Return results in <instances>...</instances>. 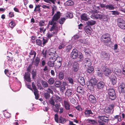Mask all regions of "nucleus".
Returning <instances> with one entry per match:
<instances>
[{
	"label": "nucleus",
	"instance_id": "1",
	"mask_svg": "<svg viewBox=\"0 0 125 125\" xmlns=\"http://www.w3.org/2000/svg\"><path fill=\"white\" fill-rule=\"evenodd\" d=\"M58 31V26L52 25L49 32L46 34L48 39H50L52 37L55 36L57 34Z\"/></svg>",
	"mask_w": 125,
	"mask_h": 125
},
{
	"label": "nucleus",
	"instance_id": "2",
	"mask_svg": "<svg viewBox=\"0 0 125 125\" xmlns=\"http://www.w3.org/2000/svg\"><path fill=\"white\" fill-rule=\"evenodd\" d=\"M61 13L59 11L57 12L53 15L52 20L49 22V24L51 25L57 26L56 25L57 21L60 18Z\"/></svg>",
	"mask_w": 125,
	"mask_h": 125
},
{
	"label": "nucleus",
	"instance_id": "3",
	"mask_svg": "<svg viewBox=\"0 0 125 125\" xmlns=\"http://www.w3.org/2000/svg\"><path fill=\"white\" fill-rule=\"evenodd\" d=\"M111 35L109 33H104L103 34L101 37V40L104 43H108L110 42L111 39Z\"/></svg>",
	"mask_w": 125,
	"mask_h": 125
},
{
	"label": "nucleus",
	"instance_id": "4",
	"mask_svg": "<svg viewBox=\"0 0 125 125\" xmlns=\"http://www.w3.org/2000/svg\"><path fill=\"white\" fill-rule=\"evenodd\" d=\"M56 50L51 49L48 52L49 55L50 56V60H54V61H56V59L58 57V56L56 53Z\"/></svg>",
	"mask_w": 125,
	"mask_h": 125
},
{
	"label": "nucleus",
	"instance_id": "5",
	"mask_svg": "<svg viewBox=\"0 0 125 125\" xmlns=\"http://www.w3.org/2000/svg\"><path fill=\"white\" fill-rule=\"evenodd\" d=\"M108 95L110 99L112 100H114L116 98V93L114 89L109 88L108 90Z\"/></svg>",
	"mask_w": 125,
	"mask_h": 125
},
{
	"label": "nucleus",
	"instance_id": "6",
	"mask_svg": "<svg viewBox=\"0 0 125 125\" xmlns=\"http://www.w3.org/2000/svg\"><path fill=\"white\" fill-rule=\"evenodd\" d=\"M97 10H93L92 11L93 14L91 16V17L92 18L100 20L103 18L104 17V14L102 15L98 13H97Z\"/></svg>",
	"mask_w": 125,
	"mask_h": 125
},
{
	"label": "nucleus",
	"instance_id": "7",
	"mask_svg": "<svg viewBox=\"0 0 125 125\" xmlns=\"http://www.w3.org/2000/svg\"><path fill=\"white\" fill-rule=\"evenodd\" d=\"M117 22L119 27L122 29H125V21L124 20L121 18H118Z\"/></svg>",
	"mask_w": 125,
	"mask_h": 125
},
{
	"label": "nucleus",
	"instance_id": "8",
	"mask_svg": "<svg viewBox=\"0 0 125 125\" xmlns=\"http://www.w3.org/2000/svg\"><path fill=\"white\" fill-rule=\"evenodd\" d=\"M110 55L107 52L102 51L101 52V57L103 60H107L109 59Z\"/></svg>",
	"mask_w": 125,
	"mask_h": 125
},
{
	"label": "nucleus",
	"instance_id": "9",
	"mask_svg": "<svg viewBox=\"0 0 125 125\" xmlns=\"http://www.w3.org/2000/svg\"><path fill=\"white\" fill-rule=\"evenodd\" d=\"M32 86L34 90V93L35 96V98L36 99H38L39 97L38 92L36 89V86L34 82H33L32 83Z\"/></svg>",
	"mask_w": 125,
	"mask_h": 125
},
{
	"label": "nucleus",
	"instance_id": "10",
	"mask_svg": "<svg viewBox=\"0 0 125 125\" xmlns=\"http://www.w3.org/2000/svg\"><path fill=\"white\" fill-rule=\"evenodd\" d=\"M114 107V104H112L109 105L108 107H106L105 109L104 110L105 112L107 113L110 114L111 113L112 111V112L113 111Z\"/></svg>",
	"mask_w": 125,
	"mask_h": 125
},
{
	"label": "nucleus",
	"instance_id": "11",
	"mask_svg": "<svg viewBox=\"0 0 125 125\" xmlns=\"http://www.w3.org/2000/svg\"><path fill=\"white\" fill-rule=\"evenodd\" d=\"M24 79L27 82H31V79L30 77V74L28 72H26L25 73L24 76Z\"/></svg>",
	"mask_w": 125,
	"mask_h": 125
},
{
	"label": "nucleus",
	"instance_id": "12",
	"mask_svg": "<svg viewBox=\"0 0 125 125\" xmlns=\"http://www.w3.org/2000/svg\"><path fill=\"white\" fill-rule=\"evenodd\" d=\"M97 87L99 89H103L104 87L105 84L103 82H98L96 85Z\"/></svg>",
	"mask_w": 125,
	"mask_h": 125
},
{
	"label": "nucleus",
	"instance_id": "13",
	"mask_svg": "<svg viewBox=\"0 0 125 125\" xmlns=\"http://www.w3.org/2000/svg\"><path fill=\"white\" fill-rule=\"evenodd\" d=\"M99 118L100 120L105 122H108L109 120V116H99Z\"/></svg>",
	"mask_w": 125,
	"mask_h": 125
},
{
	"label": "nucleus",
	"instance_id": "14",
	"mask_svg": "<svg viewBox=\"0 0 125 125\" xmlns=\"http://www.w3.org/2000/svg\"><path fill=\"white\" fill-rule=\"evenodd\" d=\"M78 51L76 49H73L71 54V56L73 59L76 58L78 55Z\"/></svg>",
	"mask_w": 125,
	"mask_h": 125
},
{
	"label": "nucleus",
	"instance_id": "15",
	"mask_svg": "<svg viewBox=\"0 0 125 125\" xmlns=\"http://www.w3.org/2000/svg\"><path fill=\"white\" fill-rule=\"evenodd\" d=\"M112 71L114 73L117 75H120L122 73L120 69L117 68H112Z\"/></svg>",
	"mask_w": 125,
	"mask_h": 125
},
{
	"label": "nucleus",
	"instance_id": "16",
	"mask_svg": "<svg viewBox=\"0 0 125 125\" xmlns=\"http://www.w3.org/2000/svg\"><path fill=\"white\" fill-rule=\"evenodd\" d=\"M86 85L87 86L88 88L90 89L91 91H93L94 90V85L91 82H87L86 83Z\"/></svg>",
	"mask_w": 125,
	"mask_h": 125
},
{
	"label": "nucleus",
	"instance_id": "17",
	"mask_svg": "<svg viewBox=\"0 0 125 125\" xmlns=\"http://www.w3.org/2000/svg\"><path fill=\"white\" fill-rule=\"evenodd\" d=\"M84 62L85 64V65L88 66H90L91 65L90 60L89 58H85L83 61Z\"/></svg>",
	"mask_w": 125,
	"mask_h": 125
},
{
	"label": "nucleus",
	"instance_id": "18",
	"mask_svg": "<svg viewBox=\"0 0 125 125\" xmlns=\"http://www.w3.org/2000/svg\"><path fill=\"white\" fill-rule=\"evenodd\" d=\"M104 74L106 76H109L111 73V71L110 69L106 68L103 71Z\"/></svg>",
	"mask_w": 125,
	"mask_h": 125
},
{
	"label": "nucleus",
	"instance_id": "19",
	"mask_svg": "<svg viewBox=\"0 0 125 125\" xmlns=\"http://www.w3.org/2000/svg\"><path fill=\"white\" fill-rule=\"evenodd\" d=\"M92 30L91 28L89 26H87L84 28V31L87 34H90Z\"/></svg>",
	"mask_w": 125,
	"mask_h": 125
},
{
	"label": "nucleus",
	"instance_id": "20",
	"mask_svg": "<svg viewBox=\"0 0 125 125\" xmlns=\"http://www.w3.org/2000/svg\"><path fill=\"white\" fill-rule=\"evenodd\" d=\"M77 91L80 94H83L85 92L83 87L81 86H79L77 87Z\"/></svg>",
	"mask_w": 125,
	"mask_h": 125
},
{
	"label": "nucleus",
	"instance_id": "21",
	"mask_svg": "<svg viewBox=\"0 0 125 125\" xmlns=\"http://www.w3.org/2000/svg\"><path fill=\"white\" fill-rule=\"evenodd\" d=\"M29 54V57L31 59L33 60L35 58L36 54L35 52L33 50H31Z\"/></svg>",
	"mask_w": 125,
	"mask_h": 125
},
{
	"label": "nucleus",
	"instance_id": "22",
	"mask_svg": "<svg viewBox=\"0 0 125 125\" xmlns=\"http://www.w3.org/2000/svg\"><path fill=\"white\" fill-rule=\"evenodd\" d=\"M89 100L92 103H95L96 102L95 97L93 95H90L88 98Z\"/></svg>",
	"mask_w": 125,
	"mask_h": 125
},
{
	"label": "nucleus",
	"instance_id": "23",
	"mask_svg": "<svg viewBox=\"0 0 125 125\" xmlns=\"http://www.w3.org/2000/svg\"><path fill=\"white\" fill-rule=\"evenodd\" d=\"M115 8L114 6L112 4H108L106 5V9L109 10H112Z\"/></svg>",
	"mask_w": 125,
	"mask_h": 125
},
{
	"label": "nucleus",
	"instance_id": "24",
	"mask_svg": "<svg viewBox=\"0 0 125 125\" xmlns=\"http://www.w3.org/2000/svg\"><path fill=\"white\" fill-rule=\"evenodd\" d=\"M78 82L82 86H84L85 84L84 79L83 77H79L78 79Z\"/></svg>",
	"mask_w": 125,
	"mask_h": 125
},
{
	"label": "nucleus",
	"instance_id": "25",
	"mask_svg": "<svg viewBox=\"0 0 125 125\" xmlns=\"http://www.w3.org/2000/svg\"><path fill=\"white\" fill-rule=\"evenodd\" d=\"M45 2L48 3H52L53 4H55V2L57 3L59 5L60 3V1H58L57 2L56 0H43Z\"/></svg>",
	"mask_w": 125,
	"mask_h": 125
},
{
	"label": "nucleus",
	"instance_id": "26",
	"mask_svg": "<svg viewBox=\"0 0 125 125\" xmlns=\"http://www.w3.org/2000/svg\"><path fill=\"white\" fill-rule=\"evenodd\" d=\"M64 107L66 110H69L70 109V105L69 103L67 101H64Z\"/></svg>",
	"mask_w": 125,
	"mask_h": 125
},
{
	"label": "nucleus",
	"instance_id": "27",
	"mask_svg": "<svg viewBox=\"0 0 125 125\" xmlns=\"http://www.w3.org/2000/svg\"><path fill=\"white\" fill-rule=\"evenodd\" d=\"M110 80L113 84H115L116 83L117 78L115 76L113 75L112 76Z\"/></svg>",
	"mask_w": 125,
	"mask_h": 125
},
{
	"label": "nucleus",
	"instance_id": "28",
	"mask_svg": "<svg viewBox=\"0 0 125 125\" xmlns=\"http://www.w3.org/2000/svg\"><path fill=\"white\" fill-rule=\"evenodd\" d=\"M58 59H59L60 60L57 61L56 63V66L58 67V68H59L61 65L62 62V59L61 57H58Z\"/></svg>",
	"mask_w": 125,
	"mask_h": 125
},
{
	"label": "nucleus",
	"instance_id": "29",
	"mask_svg": "<svg viewBox=\"0 0 125 125\" xmlns=\"http://www.w3.org/2000/svg\"><path fill=\"white\" fill-rule=\"evenodd\" d=\"M73 91L71 89L67 90L65 93L66 95L67 96H71L73 94Z\"/></svg>",
	"mask_w": 125,
	"mask_h": 125
},
{
	"label": "nucleus",
	"instance_id": "30",
	"mask_svg": "<svg viewBox=\"0 0 125 125\" xmlns=\"http://www.w3.org/2000/svg\"><path fill=\"white\" fill-rule=\"evenodd\" d=\"M55 61H54V60H50V61L48 62H47L48 65L50 67H53L54 66V62Z\"/></svg>",
	"mask_w": 125,
	"mask_h": 125
},
{
	"label": "nucleus",
	"instance_id": "31",
	"mask_svg": "<svg viewBox=\"0 0 125 125\" xmlns=\"http://www.w3.org/2000/svg\"><path fill=\"white\" fill-rule=\"evenodd\" d=\"M40 58L37 57H36L35 61H34V64L36 66H37L38 65L40 61Z\"/></svg>",
	"mask_w": 125,
	"mask_h": 125
},
{
	"label": "nucleus",
	"instance_id": "32",
	"mask_svg": "<svg viewBox=\"0 0 125 125\" xmlns=\"http://www.w3.org/2000/svg\"><path fill=\"white\" fill-rule=\"evenodd\" d=\"M120 113L118 115H116L114 116V119H117V122H120L121 121V115H120Z\"/></svg>",
	"mask_w": 125,
	"mask_h": 125
},
{
	"label": "nucleus",
	"instance_id": "33",
	"mask_svg": "<svg viewBox=\"0 0 125 125\" xmlns=\"http://www.w3.org/2000/svg\"><path fill=\"white\" fill-rule=\"evenodd\" d=\"M81 19L85 21H87L88 20V18L87 17V14L85 13L83 14L81 16Z\"/></svg>",
	"mask_w": 125,
	"mask_h": 125
},
{
	"label": "nucleus",
	"instance_id": "34",
	"mask_svg": "<svg viewBox=\"0 0 125 125\" xmlns=\"http://www.w3.org/2000/svg\"><path fill=\"white\" fill-rule=\"evenodd\" d=\"M65 4L67 6H72L73 5L74 3L73 1L71 0H69L65 2Z\"/></svg>",
	"mask_w": 125,
	"mask_h": 125
},
{
	"label": "nucleus",
	"instance_id": "35",
	"mask_svg": "<svg viewBox=\"0 0 125 125\" xmlns=\"http://www.w3.org/2000/svg\"><path fill=\"white\" fill-rule=\"evenodd\" d=\"M77 57V59L78 61H81L83 60V56L82 53H80L79 55L78 54Z\"/></svg>",
	"mask_w": 125,
	"mask_h": 125
},
{
	"label": "nucleus",
	"instance_id": "36",
	"mask_svg": "<svg viewBox=\"0 0 125 125\" xmlns=\"http://www.w3.org/2000/svg\"><path fill=\"white\" fill-rule=\"evenodd\" d=\"M97 75L100 77H102L103 75V72L101 69H97Z\"/></svg>",
	"mask_w": 125,
	"mask_h": 125
},
{
	"label": "nucleus",
	"instance_id": "37",
	"mask_svg": "<svg viewBox=\"0 0 125 125\" xmlns=\"http://www.w3.org/2000/svg\"><path fill=\"white\" fill-rule=\"evenodd\" d=\"M64 77V73L62 72H60L58 74V78L60 80H62Z\"/></svg>",
	"mask_w": 125,
	"mask_h": 125
},
{
	"label": "nucleus",
	"instance_id": "38",
	"mask_svg": "<svg viewBox=\"0 0 125 125\" xmlns=\"http://www.w3.org/2000/svg\"><path fill=\"white\" fill-rule=\"evenodd\" d=\"M61 82L59 81H56L55 82L54 85L56 87H59L61 84Z\"/></svg>",
	"mask_w": 125,
	"mask_h": 125
},
{
	"label": "nucleus",
	"instance_id": "39",
	"mask_svg": "<svg viewBox=\"0 0 125 125\" xmlns=\"http://www.w3.org/2000/svg\"><path fill=\"white\" fill-rule=\"evenodd\" d=\"M47 82L50 85L53 84L54 82V78L52 77L50 78L48 80Z\"/></svg>",
	"mask_w": 125,
	"mask_h": 125
},
{
	"label": "nucleus",
	"instance_id": "40",
	"mask_svg": "<svg viewBox=\"0 0 125 125\" xmlns=\"http://www.w3.org/2000/svg\"><path fill=\"white\" fill-rule=\"evenodd\" d=\"M96 22L94 21L91 20L88 21L87 22V24L88 25H94L96 23Z\"/></svg>",
	"mask_w": 125,
	"mask_h": 125
},
{
	"label": "nucleus",
	"instance_id": "41",
	"mask_svg": "<svg viewBox=\"0 0 125 125\" xmlns=\"http://www.w3.org/2000/svg\"><path fill=\"white\" fill-rule=\"evenodd\" d=\"M89 67L88 68L87 70V73H91L94 70V68L93 66H89Z\"/></svg>",
	"mask_w": 125,
	"mask_h": 125
},
{
	"label": "nucleus",
	"instance_id": "42",
	"mask_svg": "<svg viewBox=\"0 0 125 125\" xmlns=\"http://www.w3.org/2000/svg\"><path fill=\"white\" fill-rule=\"evenodd\" d=\"M68 80L69 82V83L73 85L74 84V81L73 79L71 77H69L68 78Z\"/></svg>",
	"mask_w": 125,
	"mask_h": 125
},
{
	"label": "nucleus",
	"instance_id": "43",
	"mask_svg": "<svg viewBox=\"0 0 125 125\" xmlns=\"http://www.w3.org/2000/svg\"><path fill=\"white\" fill-rule=\"evenodd\" d=\"M85 115H93V113L90 110H86L84 112Z\"/></svg>",
	"mask_w": 125,
	"mask_h": 125
},
{
	"label": "nucleus",
	"instance_id": "44",
	"mask_svg": "<svg viewBox=\"0 0 125 125\" xmlns=\"http://www.w3.org/2000/svg\"><path fill=\"white\" fill-rule=\"evenodd\" d=\"M66 121L65 119L63 118L62 117H60L59 118V122L60 123L63 124Z\"/></svg>",
	"mask_w": 125,
	"mask_h": 125
},
{
	"label": "nucleus",
	"instance_id": "45",
	"mask_svg": "<svg viewBox=\"0 0 125 125\" xmlns=\"http://www.w3.org/2000/svg\"><path fill=\"white\" fill-rule=\"evenodd\" d=\"M42 83L44 87H47L48 86V84L45 81H43L42 82Z\"/></svg>",
	"mask_w": 125,
	"mask_h": 125
},
{
	"label": "nucleus",
	"instance_id": "46",
	"mask_svg": "<svg viewBox=\"0 0 125 125\" xmlns=\"http://www.w3.org/2000/svg\"><path fill=\"white\" fill-rule=\"evenodd\" d=\"M106 63L104 62H103L102 63L101 68L103 70V71L106 69Z\"/></svg>",
	"mask_w": 125,
	"mask_h": 125
},
{
	"label": "nucleus",
	"instance_id": "47",
	"mask_svg": "<svg viewBox=\"0 0 125 125\" xmlns=\"http://www.w3.org/2000/svg\"><path fill=\"white\" fill-rule=\"evenodd\" d=\"M4 116L7 118H9L11 116L10 114L9 113L6 112L4 113Z\"/></svg>",
	"mask_w": 125,
	"mask_h": 125
},
{
	"label": "nucleus",
	"instance_id": "48",
	"mask_svg": "<svg viewBox=\"0 0 125 125\" xmlns=\"http://www.w3.org/2000/svg\"><path fill=\"white\" fill-rule=\"evenodd\" d=\"M44 97L46 99H49L50 97V96L49 93L47 92L45 93L44 94Z\"/></svg>",
	"mask_w": 125,
	"mask_h": 125
},
{
	"label": "nucleus",
	"instance_id": "49",
	"mask_svg": "<svg viewBox=\"0 0 125 125\" xmlns=\"http://www.w3.org/2000/svg\"><path fill=\"white\" fill-rule=\"evenodd\" d=\"M110 12L112 13L111 14L113 15H118L119 14V12L117 11H112Z\"/></svg>",
	"mask_w": 125,
	"mask_h": 125
},
{
	"label": "nucleus",
	"instance_id": "50",
	"mask_svg": "<svg viewBox=\"0 0 125 125\" xmlns=\"http://www.w3.org/2000/svg\"><path fill=\"white\" fill-rule=\"evenodd\" d=\"M66 16L68 18H72L73 17V15L70 12H68L66 14Z\"/></svg>",
	"mask_w": 125,
	"mask_h": 125
},
{
	"label": "nucleus",
	"instance_id": "51",
	"mask_svg": "<svg viewBox=\"0 0 125 125\" xmlns=\"http://www.w3.org/2000/svg\"><path fill=\"white\" fill-rule=\"evenodd\" d=\"M72 46L71 45H69L66 47V51L68 52L72 48Z\"/></svg>",
	"mask_w": 125,
	"mask_h": 125
},
{
	"label": "nucleus",
	"instance_id": "52",
	"mask_svg": "<svg viewBox=\"0 0 125 125\" xmlns=\"http://www.w3.org/2000/svg\"><path fill=\"white\" fill-rule=\"evenodd\" d=\"M15 25V24L14 22L12 21L9 24V25L11 28H13Z\"/></svg>",
	"mask_w": 125,
	"mask_h": 125
},
{
	"label": "nucleus",
	"instance_id": "53",
	"mask_svg": "<svg viewBox=\"0 0 125 125\" xmlns=\"http://www.w3.org/2000/svg\"><path fill=\"white\" fill-rule=\"evenodd\" d=\"M90 81L94 86L95 85L96 83V80L95 79H92L90 80Z\"/></svg>",
	"mask_w": 125,
	"mask_h": 125
},
{
	"label": "nucleus",
	"instance_id": "54",
	"mask_svg": "<svg viewBox=\"0 0 125 125\" xmlns=\"http://www.w3.org/2000/svg\"><path fill=\"white\" fill-rule=\"evenodd\" d=\"M32 77L33 79H34L36 75V72L35 71L33 70L32 71Z\"/></svg>",
	"mask_w": 125,
	"mask_h": 125
},
{
	"label": "nucleus",
	"instance_id": "55",
	"mask_svg": "<svg viewBox=\"0 0 125 125\" xmlns=\"http://www.w3.org/2000/svg\"><path fill=\"white\" fill-rule=\"evenodd\" d=\"M65 19L64 18H62L59 21V23L61 24H63L65 21Z\"/></svg>",
	"mask_w": 125,
	"mask_h": 125
},
{
	"label": "nucleus",
	"instance_id": "56",
	"mask_svg": "<svg viewBox=\"0 0 125 125\" xmlns=\"http://www.w3.org/2000/svg\"><path fill=\"white\" fill-rule=\"evenodd\" d=\"M49 102L50 104L54 106L55 104V102L53 99L51 98L49 101Z\"/></svg>",
	"mask_w": 125,
	"mask_h": 125
},
{
	"label": "nucleus",
	"instance_id": "57",
	"mask_svg": "<svg viewBox=\"0 0 125 125\" xmlns=\"http://www.w3.org/2000/svg\"><path fill=\"white\" fill-rule=\"evenodd\" d=\"M36 44L39 46H41L42 44L41 41L40 39H37L35 41Z\"/></svg>",
	"mask_w": 125,
	"mask_h": 125
},
{
	"label": "nucleus",
	"instance_id": "58",
	"mask_svg": "<svg viewBox=\"0 0 125 125\" xmlns=\"http://www.w3.org/2000/svg\"><path fill=\"white\" fill-rule=\"evenodd\" d=\"M54 119L55 121L57 123H59L58 115L57 114H55L54 115Z\"/></svg>",
	"mask_w": 125,
	"mask_h": 125
},
{
	"label": "nucleus",
	"instance_id": "59",
	"mask_svg": "<svg viewBox=\"0 0 125 125\" xmlns=\"http://www.w3.org/2000/svg\"><path fill=\"white\" fill-rule=\"evenodd\" d=\"M46 91L48 93H50L52 94L53 93V92L50 87L48 88L46 90Z\"/></svg>",
	"mask_w": 125,
	"mask_h": 125
},
{
	"label": "nucleus",
	"instance_id": "60",
	"mask_svg": "<svg viewBox=\"0 0 125 125\" xmlns=\"http://www.w3.org/2000/svg\"><path fill=\"white\" fill-rule=\"evenodd\" d=\"M73 70L75 72H76L78 69V66L74 65L73 66Z\"/></svg>",
	"mask_w": 125,
	"mask_h": 125
},
{
	"label": "nucleus",
	"instance_id": "61",
	"mask_svg": "<svg viewBox=\"0 0 125 125\" xmlns=\"http://www.w3.org/2000/svg\"><path fill=\"white\" fill-rule=\"evenodd\" d=\"M119 89V92L120 93L123 94L125 93V88Z\"/></svg>",
	"mask_w": 125,
	"mask_h": 125
},
{
	"label": "nucleus",
	"instance_id": "62",
	"mask_svg": "<svg viewBox=\"0 0 125 125\" xmlns=\"http://www.w3.org/2000/svg\"><path fill=\"white\" fill-rule=\"evenodd\" d=\"M65 89V88L64 85H61V86L60 91L62 92L64 91Z\"/></svg>",
	"mask_w": 125,
	"mask_h": 125
},
{
	"label": "nucleus",
	"instance_id": "63",
	"mask_svg": "<svg viewBox=\"0 0 125 125\" xmlns=\"http://www.w3.org/2000/svg\"><path fill=\"white\" fill-rule=\"evenodd\" d=\"M122 88H125V84L123 83H120L119 87L118 89Z\"/></svg>",
	"mask_w": 125,
	"mask_h": 125
},
{
	"label": "nucleus",
	"instance_id": "64",
	"mask_svg": "<svg viewBox=\"0 0 125 125\" xmlns=\"http://www.w3.org/2000/svg\"><path fill=\"white\" fill-rule=\"evenodd\" d=\"M48 41V39H45L43 38V45L44 46L45 44Z\"/></svg>",
	"mask_w": 125,
	"mask_h": 125
}]
</instances>
